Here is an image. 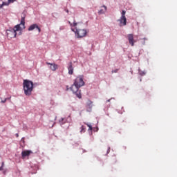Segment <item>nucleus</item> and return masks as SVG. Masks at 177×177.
<instances>
[{"instance_id":"f257e3e1","label":"nucleus","mask_w":177,"mask_h":177,"mask_svg":"<svg viewBox=\"0 0 177 177\" xmlns=\"http://www.w3.org/2000/svg\"><path fill=\"white\" fill-rule=\"evenodd\" d=\"M26 16L21 17L20 24L16 25L14 28L7 30L6 34L8 38H16L17 35V31H21L23 28H26Z\"/></svg>"},{"instance_id":"f03ea898","label":"nucleus","mask_w":177,"mask_h":177,"mask_svg":"<svg viewBox=\"0 0 177 177\" xmlns=\"http://www.w3.org/2000/svg\"><path fill=\"white\" fill-rule=\"evenodd\" d=\"M23 88L26 96H31L32 95V91H34V82L31 80H24Z\"/></svg>"},{"instance_id":"7ed1b4c3","label":"nucleus","mask_w":177,"mask_h":177,"mask_svg":"<svg viewBox=\"0 0 177 177\" xmlns=\"http://www.w3.org/2000/svg\"><path fill=\"white\" fill-rule=\"evenodd\" d=\"M68 23H69V24L71 27H73V26L75 27L76 31L73 28L71 30H72V31L75 32V34H77V38H83V37L86 36V34H87L86 30L80 28V26H81V25L79 24L77 27V23L76 22H73V24H71V22H70V21H68Z\"/></svg>"},{"instance_id":"20e7f679","label":"nucleus","mask_w":177,"mask_h":177,"mask_svg":"<svg viewBox=\"0 0 177 177\" xmlns=\"http://www.w3.org/2000/svg\"><path fill=\"white\" fill-rule=\"evenodd\" d=\"M126 13L127 11H125V10H123L122 11V16L120 17V19L117 20V21L119 23L120 27L127 26V17H125Z\"/></svg>"},{"instance_id":"39448f33","label":"nucleus","mask_w":177,"mask_h":177,"mask_svg":"<svg viewBox=\"0 0 177 177\" xmlns=\"http://www.w3.org/2000/svg\"><path fill=\"white\" fill-rule=\"evenodd\" d=\"M73 84L74 85H76V86H78V88L84 86L85 85V82H84V75L77 77Z\"/></svg>"},{"instance_id":"423d86ee","label":"nucleus","mask_w":177,"mask_h":177,"mask_svg":"<svg viewBox=\"0 0 177 177\" xmlns=\"http://www.w3.org/2000/svg\"><path fill=\"white\" fill-rule=\"evenodd\" d=\"M80 87H78L77 85L73 84V85H72L71 88V90L73 93H75L77 97H78L79 99H81L82 96H81V91H80Z\"/></svg>"},{"instance_id":"0eeeda50","label":"nucleus","mask_w":177,"mask_h":177,"mask_svg":"<svg viewBox=\"0 0 177 177\" xmlns=\"http://www.w3.org/2000/svg\"><path fill=\"white\" fill-rule=\"evenodd\" d=\"M127 38L129 40V42L131 46H133L135 42H136L135 40H133V34H129L127 35Z\"/></svg>"},{"instance_id":"6e6552de","label":"nucleus","mask_w":177,"mask_h":177,"mask_svg":"<svg viewBox=\"0 0 177 177\" xmlns=\"http://www.w3.org/2000/svg\"><path fill=\"white\" fill-rule=\"evenodd\" d=\"M46 64H48V66H50V68L52 70V71H56V70L59 68V66L56 64H50L49 62H46Z\"/></svg>"},{"instance_id":"1a4fd4ad","label":"nucleus","mask_w":177,"mask_h":177,"mask_svg":"<svg viewBox=\"0 0 177 177\" xmlns=\"http://www.w3.org/2000/svg\"><path fill=\"white\" fill-rule=\"evenodd\" d=\"M30 154H32V151L25 150L21 152L22 158H26V157H28Z\"/></svg>"},{"instance_id":"9d476101","label":"nucleus","mask_w":177,"mask_h":177,"mask_svg":"<svg viewBox=\"0 0 177 177\" xmlns=\"http://www.w3.org/2000/svg\"><path fill=\"white\" fill-rule=\"evenodd\" d=\"M35 28H37L39 31V32L41 31V28L38 26V25L37 24H34L32 25H31L29 28H28V31H32V30H34Z\"/></svg>"},{"instance_id":"9b49d317","label":"nucleus","mask_w":177,"mask_h":177,"mask_svg":"<svg viewBox=\"0 0 177 177\" xmlns=\"http://www.w3.org/2000/svg\"><path fill=\"white\" fill-rule=\"evenodd\" d=\"M68 74L73 75L74 73V68L73 67V62H70L68 67Z\"/></svg>"},{"instance_id":"f8f14e48","label":"nucleus","mask_w":177,"mask_h":177,"mask_svg":"<svg viewBox=\"0 0 177 177\" xmlns=\"http://www.w3.org/2000/svg\"><path fill=\"white\" fill-rule=\"evenodd\" d=\"M2 3L1 5H0V9H2L3 6H9V0H1Z\"/></svg>"},{"instance_id":"ddd939ff","label":"nucleus","mask_w":177,"mask_h":177,"mask_svg":"<svg viewBox=\"0 0 177 177\" xmlns=\"http://www.w3.org/2000/svg\"><path fill=\"white\" fill-rule=\"evenodd\" d=\"M102 8H104V9H101L100 10H99L98 15H104L106 12H107V6H102Z\"/></svg>"},{"instance_id":"4468645a","label":"nucleus","mask_w":177,"mask_h":177,"mask_svg":"<svg viewBox=\"0 0 177 177\" xmlns=\"http://www.w3.org/2000/svg\"><path fill=\"white\" fill-rule=\"evenodd\" d=\"M93 102L92 101H91V100H88V102H87V107L88 108V109H92V106H93Z\"/></svg>"},{"instance_id":"2eb2a0df","label":"nucleus","mask_w":177,"mask_h":177,"mask_svg":"<svg viewBox=\"0 0 177 177\" xmlns=\"http://www.w3.org/2000/svg\"><path fill=\"white\" fill-rule=\"evenodd\" d=\"M83 132H85V127L84 126H82L80 133H82Z\"/></svg>"},{"instance_id":"dca6fc26","label":"nucleus","mask_w":177,"mask_h":177,"mask_svg":"<svg viewBox=\"0 0 177 177\" xmlns=\"http://www.w3.org/2000/svg\"><path fill=\"white\" fill-rule=\"evenodd\" d=\"M16 0H8V5H10V3H13Z\"/></svg>"},{"instance_id":"f3484780","label":"nucleus","mask_w":177,"mask_h":177,"mask_svg":"<svg viewBox=\"0 0 177 177\" xmlns=\"http://www.w3.org/2000/svg\"><path fill=\"white\" fill-rule=\"evenodd\" d=\"M112 74H114V73H118V69H115L111 71Z\"/></svg>"},{"instance_id":"a211bd4d","label":"nucleus","mask_w":177,"mask_h":177,"mask_svg":"<svg viewBox=\"0 0 177 177\" xmlns=\"http://www.w3.org/2000/svg\"><path fill=\"white\" fill-rule=\"evenodd\" d=\"M3 165H4V162H2L1 167H0V171H3Z\"/></svg>"},{"instance_id":"6ab92c4d","label":"nucleus","mask_w":177,"mask_h":177,"mask_svg":"<svg viewBox=\"0 0 177 177\" xmlns=\"http://www.w3.org/2000/svg\"><path fill=\"white\" fill-rule=\"evenodd\" d=\"M6 100H8L6 98L4 100H1V103H6Z\"/></svg>"},{"instance_id":"aec40b11","label":"nucleus","mask_w":177,"mask_h":177,"mask_svg":"<svg viewBox=\"0 0 177 177\" xmlns=\"http://www.w3.org/2000/svg\"><path fill=\"white\" fill-rule=\"evenodd\" d=\"M88 128H89V129H88L89 131H92V129H93L92 125L89 126Z\"/></svg>"},{"instance_id":"412c9836","label":"nucleus","mask_w":177,"mask_h":177,"mask_svg":"<svg viewBox=\"0 0 177 177\" xmlns=\"http://www.w3.org/2000/svg\"><path fill=\"white\" fill-rule=\"evenodd\" d=\"M84 124H86V125H87V127H91V124H88V123H84Z\"/></svg>"},{"instance_id":"4be33fe9","label":"nucleus","mask_w":177,"mask_h":177,"mask_svg":"<svg viewBox=\"0 0 177 177\" xmlns=\"http://www.w3.org/2000/svg\"><path fill=\"white\" fill-rule=\"evenodd\" d=\"M15 136H16L17 138H19V133H16V134H15Z\"/></svg>"},{"instance_id":"5701e85b","label":"nucleus","mask_w":177,"mask_h":177,"mask_svg":"<svg viewBox=\"0 0 177 177\" xmlns=\"http://www.w3.org/2000/svg\"><path fill=\"white\" fill-rule=\"evenodd\" d=\"M110 100H111V99L108 100L106 101V103H107V102H110Z\"/></svg>"},{"instance_id":"b1692460","label":"nucleus","mask_w":177,"mask_h":177,"mask_svg":"<svg viewBox=\"0 0 177 177\" xmlns=\"http://www.w3.org/2000/svg\"><path fill=\"white\" fill-rule=\"evenodd\" d=\"M66 13H68V10H66Z\"/></svg>"},{"instance_id":"393cba45","label":"nucleus","mask_w":177,"mask_h":177,"mask_svg":"<svg viewBox=\"0 0 177 177\" xmlns=\"http://www.w3.org/2000/svg\"><path fill=\"white\" fill-rule=\"evenodd\" d=\"M63 120H64V118H62L61 120L63 121Z\"/></svg>"}]
</instances>
